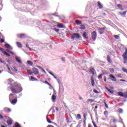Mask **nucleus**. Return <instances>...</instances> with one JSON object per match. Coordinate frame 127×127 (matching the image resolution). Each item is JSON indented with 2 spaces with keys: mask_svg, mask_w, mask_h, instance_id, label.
<instances>
[{
  "mask_svg": "<svg viewBox=\"0 0 127 127\" xmlns=\"http://www.w3.org/2000/svg\"><path fill=\"white\" fill-rule=\"evenodd\" d=\"M80 29H81V30L86 29V27L85 26V25H81L80 26Z\"/></svg>",
  "mask_w": 127,
  "mask_h": 127,
  "instance_id": "26",
  "label": "nucleus"
},
{
  "mask_svg": "<svg viewBox=\"0 0 127 127\" xmlns=\"http://www.w3.org/2000/svg\"><path fill=\"white\" fill-rule=\"evenodd\" d=\"M104 82H107V77L106 76L104 77Z\"/></svg>",
  "mask_w": 127,
  "mask_h": 127,
  "instance_id": "61",
  "label": "nucleus"
},
{
  "mask_svg": "<svg viewBox=\"0 0 127 127\" xmlns=\"http://www.w3.org/2000/svg\"><path fill=\"white\" fill-rule=\"evenodd\" d=\"M57 81L59 85H61V80H60L59 78H57Z\"/></svg>",
  "mask_w": 127,
  "mask_h": 127,
  "instance_id": "30",
  "label": "nucleus"
},
{
  "mask_svg": "<svg viewBox=\"0 0 127 127\" xmlns=\"http://www.w3.org/2000/svg\"><path fill=\"white\" fill-rule=\"evenodd\" d=\"M118 7H119L121 10H124V8H123V5L121 4H117Z\"/></svg>",
  "mask_w": 127,
  "mask_h": 127,
  "instance_id": "18",
  "label": "nucleus"
},
{
  "mask_svg": "<svg viewBox=\"0 0 127 127\" xmlns=\"http://www.w3.org/2000/svg\"><path fill=\"white\" fill-rule=\"evenodd\" d=\"M104 104L105 106V108H106V109H109V106H108V105H107V103H106V102H104Z\"/></svg>",
  "mask_w": 127,
  "mask_h": 127,
  "instance_id": "48",
  "label": "nucleus"
},
{
  "mask_svg": "<svg viewBox=\"0 0 127 127\" xmlns=\"http://www.w3.org/2000/svg\"><path fill=\"white\" fill-rule=\"evenodd\" d=\"M87 33L84 32L83 34V37L85 38V39H88V37H87Z\"/></svg>",
  "mask_w": 127,
  "mask_h": 127,
  "instance_id": "23",
  "label": "nucleus"
},
{
  "mask_svg": "<svg viewBox=\"0 0 127 127\" xmlns=\"http://www.w3.org/2000/svg\"><path fill=\"white\" fill-rule=\"evenodd\" d=\"M91 36H92V39H93V40H96V37H97V33L96 32H92L91 34Z\"/></svg>",
  "mask_w": 127,
  "mask_h": 127,
  "instance_id": "6",
  "label": "nucleus"
},
{
  "mask_svg": "<svg viewBox=\"0 0 127 127\" xmlns=\"http://www.w3.org/2000/svg\"><path fill=\"white\" fill-rule=\"evenodd\" d=\"M13 96H14V94L12 93H10L9 95V101H11L12 100H13Z\"/></svg>",
  "mask_w": 127,
  "mask_h": 127,
  "instance_id": "11",
  "label": "nucleus"
},
{
  "mask_svg": "<svg viewBox=\"0 0 127 127\" xmlns=\"http://www.w3.org/2000/svg\"><path fill=\"white\" fill-rule=\"evenodd\" d=\"M56 97H57L56 91H55V90H54V93L52 96V102H53V103L55 102V100H56Z\"/></svg>",
  "mask_w": 127,
  "mask_h": 127,
  "instance_id": "2",
  "label": "nucleus"
},
{
  "mask_svg": "<svg viewBox=\"0 0 127 127\" xmlns=\"http://www.w3.org/2000/svg\"><path fill=\"white\" fill-rule=\"evenodd\" d=\"M92 124H93V125L94 127H97V125H96V124H95V122H92Z\"/></svg>",
  "mask_w": 127,
  "mask_h": 127,
  "instance_id": "59",
  "label": "nucleus"
},
{
  "mask_svg": "<svg viewBox=\"0 0 127 127\" xmlns=\"http://www.w3.org/2000/svg\"><path fill=\"white\" fill-rule=\"evenodd\" d=\"M119 114H123V113H124V110H123V109L122 108H119Z\"/></svg>",
  "mask_w": 127,
  "mask_h": 127,
  "instance_id": "29",
  "label": "nucleus"
},
{
  "mask_svg": "<svg viewBox=\"0 0 127 127\" xmlns=\"http://www.w3.org/2000/svg\"><path fill=\"white\" fill-rule=\"evenodd\" d=\"M105 29H106L104 27L102 28H99V30H100V31H104V30H105Z\"/></svg>",
  "mask_w": 127,
  "mask_h": 127,
  "instance_id": "45",
  "label": "nucleus"
},
{
  "mask_svg": "<svg viewBox=\"0 0 127 127\" xmlns=\"http://www.w3.org/2000/svg\"><path fill=\"white\" fill-rule=\"evenodd\" d=\"M123 55H127V49H126L125 52L124 53Z\"/></svg>",
  "mask_w": 127,
  "mask_h": 127,
  "instance_id": "56",
  "label": "nucleus"
},
{
  "mask_svg": "<svg viewBox=\"0 0 127 127\" xmlns=\"http://www.w3.org/2000/svg\"><path fill=\"white\" fill-rule=\"evenodd\" d=\"M8 85H9L11 92L14 94H19L21 92H22V87L21 85L19 83H17L14 82V80L11 78L8 79Z\"/></svg>",
  "mask_w": 127,
  "mask_h": 127,
  "instance_id": "1",
  "label": "nucleus"
},
{
  "mask_svg": "<svg viewBox=\"0 0 127 127\" xmlns=\"http://www.w3.org/2000/svg\"><path fill=\"white\" fill-rule=\"evenodd\" d=\"M16 44L19 48H21L22 47V44H21L20 42H17Z\"/></svg>",
  "mask_w": 127,
  "mask_h": 127,
  "instance_id": "12",
  "label": "nucleus"
},
{
  "mask_svg": "<svg viewBox=\"0 0 127 127\" xmlns=\"http://www.w3.org/2000/svg\"><path fill=\"white\" fill-rule=\"evenodd\" d=\"M18 38H25L26 35L25 34L21 33L17 35Z\"/></svg>",
  "mask_w": 127,
  "mask_h": 127,
  "instance_id": "4",
  "label": "nucleus"
},
{
  "mask_svg": "<svg viewBox=\"0 0 127 127\" xmlns=\"http://www.w3.org/2000/svg\"><path fill=\"white\" fill-rule=\"evenodd\" d=\"M122 71H123V72H125V73H127V69L125 67L122 68Z\"/></svg>",
  "mask_w": 127,
  "mask_h": 127,
  "instance_id": "37",
  "label": "nucleus"
},
{
  "mask_svg": "<svg viewBox=\"0 0 127 127\" xmlns=\"http://www.w3.org/2000/svg\"><path fill=\"white\" fill-rule=\"evenodd\" d=\"M58 27H60V28H64L66 29V26H64L63 24L62 23H59L58 25Z\"/></svg>",
  "mask_w": 127,
  "mask_h": 127,
  "instance_id": "10",
  "label": "nucleus"
},
{
  "mask_svg": "<svg viewBox=\"0 0 127 127\" xmlns=\"http://www.w3.org/2000/svg\"><path fill=\"white\" fill-rule=\"evenodd\" d=\"M104 115H105V116H108V111H105L104 112Z\"/></svg>",
  "mask_w": 127,
  "mask_h": 127,
  "instance_id": "49",
  "label": "nucleus"
},
{
  "mask_svg": "<svg viewBox=\"0 0 127 127\" xmlns=\"http://www.w3.org/2000/svg\"><path fill=\"white\" fill-rule=\"evenodd\" d=\"M15 58L16 61H17L18 63H20L21 64L22 63V62H21V60H20V59H19L18 57H15Z\"/></svg>",
  "mask_w": 127,
  "mask_h": 127,
  "instance_id": "15",
  "label": "nucleus"
},
{
  "mask_svg": "<svg viewBox=\"0 0 127 127\" xmlns=\"http://www.w3.org/2000/svg\"><path fill=\"white\" fill-rule=\"evenodd\" d=\"M109 76L111 77V78H110V80L114 82H117V79H116V77H115V76L112 74H110Z\"/></svg>",
  "mask_w": 127,
  "mask_h": 127,
  "instance_id": "8",
  "label": "nucleus"
},
{
  "mask_svg": "<svg viewBox=\"0 0 127 127\" xmlns=\"http://www.w3.org/2000/svg\"><path fill=\"white\" fill-rule=\"evenodd\" d=\"M103 78V74H100L98 76V79H101Z\"/></svg>",
  "mask_w": 127,
  "mask_h": 127,
  "instance_id": "39",
  "label": "nucleus"
},
{
  "mask_svg": "<svg viewBox=\"0 0 127 127\" xmlns=\"http://www.w3.org/2000/svg\"><path fill=\"white\" fill-rule=\"evenodd\" d=\"M103 75H108L109 74V72L107 71V70H105L103 72Z\"/></svg>",
  "mask_w": 127,
  "mask_h": 127,
  "instance_id": "38",
  "label": "nucleus"
},
{
  "mask_svg": "<svg viewBox=\"0 0 127 127\" xmlns=\"http://www.w3.org/2000/svg\"><path fill=\"white\" fill-rule=\"evenodd\" d=\"M0 42L1 43H3V42H4V39H1L0 40Z\"/></svg>",
  "mask_w": 127,
  "mask_h": 127,
  "instance_id": "60",
  "label": "nucleus"
},
{
  "mask_svg": "<svg viewBox=\"0 0 127 127\" xmlns=\"http://www.w3.org/2000/svg\"><path fill=\"white\" fill-rule=\"evenodd\" d=\"M31 79L32 80V81H37V78H35L33 76H31Z\"/></svg>",
  "mask_w": 127,
  "mask_h": 127,
  "instance_id": "32",
  "label": "nucleus"
},
{
  "mask_svg": "<svg viewBox=\"0 0 127 127\" xmlns=\"http://www.w3.org/2000/svg\"><path fill=\"white\" fill-rule=\"evenodd\" d=\"M87 101L90 102V103H93V102H94L95 100L93 99H88Z\"/></svg>",
  "mask_w": 127,
  "mask_h": 127,
  "instance_id": "52",
  "label": "nucleus"
},
{
  "mask_svg": "<svg viewBox=\"0 0 127 127\" xmlns=\"http://www.w3.org/2000/svg\"><path fill=\"white\" fill-rule=\"evenodd\" d=\"M47 127H54L52 125H49V126H48Z\"/></svg>",
  "mask_w": 127,
  "mask_h": 127,
  "instance_id": "64",
  "label": "nucleus"
},
{
  "mask_svg": "<svg viewBox=\"0 0 127 127\" xmlns=\"http://www.w3.org/2000/svg\"><path fill=\"white\" fill-rule=\"evenodd\" d=\"M66 122L68 123V124H70V123H71V122L69 121V118L66 119Z\"/></svg>",
  "mask_w": 127,
  "mask_h": 127,
  "instance_id": "58",
  "label": "nucleus"
},
{
  "mask_svg": "<svg viewBox=\"0 0 127 127\" xmlns=\"http://www.w3.org/2000/svg\"><path fill=\"white\" fill-rule=\"evenodd\" d=\"M0 51H1L2 53L3 52V51H4V49L0 47Z\"/></svg>",
  "mask_w": 127,
  "mask_h": 127,
  "instance_id": "53",
  "label": "nucleus"
},
{
  "mask_svg": "<svg viewBox=\"0 0 127 127\" xmlns=\"http://www.w3.org/2000/svg\"><path fill=\"white\" fill-rule=\"evenodd\" d=\"M7 124L9 126H11V125H12V119H9L7 121Z\"/></svg>",
  "mask_w": 127,
  "mask_h": 127,
  "instance_id": "13",
  "label": "nucleus"
},
{
  "mask_svg": "<svg viewBox=\"0 0 127 127\" xmlns=\"http://www.w3.org/2000/svg\"><path fill=\"white\" fill-rule=\"evenodd\" d=\"M109 70L111 73L115 72V69H114L113 68H109Z\"/></svg>",
  "mask_w": 127,
  "mask_h": 127,
  "instance_id": "42",
  "label": "nucleus"
},
{
  "mask_svg": "<svg viewBox=\"0 0 127 127\" xmlns=\"http://www.w3.org/2000/svg\"><path fill=\"white\" fill-rule=\"evenodd\" d=\"M93 92H94V93H95V94H99V91H98L97 90L94 89V90H93Z\"/></svg>",
  "mask_w": 127,
  "mask_h": 127,
  "instance_id": "46",
  "label": "nucleus"
},
{
  "mask_svg": "<svg viewBox=\"0 0 127 127\" xmlns=\"http://www.w3.org/2000/svg\"><path fill=\"white\" fill-rule=\"evenodd\" d=\"M27 63L29 65H30L31 66H32V65H33V63L30 61H27Z\"/></svg>",
  "mask_w": 127,
  "mask_h": 127,
  "instance_id": "25",
  "label": "nucleus"
},
{
  "mask_svg": "<svg viewBox=\"0 0 127 127\" xmlns=\"http://www.w3.org/2000/svg\"><path fill=\"white\" fill-rule=\"evenodd\" d=\"M0 63H3V64H4V63H5V62L2 61V60H1V59H0Z\"/></svg>",
  "mask_w": 127,
  "mask_h": 127,
  "instance_id": "55",
  "label": "nucleus"
},
{
  "mask_svg": "<svg viewBox=\"0 0 127 127\" xmlns=\"http://www.w3.org/2000/svg\"><path fill=\"white\" fill-rule=\"evenodd\" d=\"M97 3H98V5L100 9L103 8V4H102V3H101V2L98 1Z\"/></svg>",
  "mask_w": 127,
  "mask_h": 127,
  "instance_id": "14",
  "label": "nucleus"
},
{
  "mask_svg": "<svg viewBox=\"0 0 127 127\" xmlns=\"http://www.w3.org/2000/svg\"><path fill=\"white\" fill-rule=\"evenodd\" d=\"M123 97L124 98H127V93H126V95H124Z\"/></svg>",
  "mask_w": 127,
  "mask_h": 127,
  "instance_id": "63",
  "label": "nucleus"
},
{
  "mask_svg": "<svg viewBox=\"0 0 127 127\" xmlns=\"http://www.w3.org/2000/svg\"><path fill=\"white\" fill-rule=\"evenodd\" d=\"M10 102L12 105H15V104L17 103V98L12 99L11 101H10Z\"/></svg>",
  "mask_w": 127,
  "mask_h": 127,
  "instance_id": "9",
  "label": "nucleus"
},
{
  "mask_svg": "<svg viewBox=\"0 0 127 127\" xmlns=\"http://www.w3.org/2000/svg\"><path fill=\"white\" fill-rule=\"evenodd\" d=\"M47 121L48 123H49V124H52V123H53L51 121H50V119H49L48 117H47Z\"/></svg>",
  "mask_w": 127,
  "mask_h": 127,
  "instance_id": "34",
  "label": "nucleus"
},
{
  "mask_svg": "<svg viewBox=\"0 0 127 127\" xmlns=\"http://www.w3.org/2000/svg\"><path fill=\"white\" fill-rule=\"evenodd\" d=\"M42 72H43L45 74H46V71L43 68L42 69H41Z\"/></svg>",
  "mask_w": 127,
  "mask_h": 127,
  "instance_id": "54",
  "label": "nucleus"
},
{
  "mask_svg": "<svg viewBox=\"0 0 127 127\" xmlns=\"http://www.w3.org/2000/svg\"><path fill=\"white\" fill-rule=\"evenodd\" d=\"M91 85H92V87H94V86L95 85V81L93 79L91 80Z\"/></svg>",
  "mask_w": 127,
  "mask_h": 127,
  "instance_id": "41",
  "label": "nucleus"
},
{
  "mask_svg": "<svg viewBox=\"0 0 127 127\" xmlns=\"http://www.w3.org/2000/svg\"><path fill=\"white\" fill-rule=\"evenodd\" d=\"M95 69L94 68H92V69H91L89 72L90 73H91V74H92V75H95Z\"/></svg>",
  "mask_w": 127,
  "mask_h": 127,
  "instance_id": "22",
  "label": "nucleus"
},
{
  "mask_svg": "<svg viewBox=\"0 0 127 127\" xmlns=\"http://www.w3.org/2000/svg\"><path fill=\"white\" fill-rule=\"evenodd\" d=\"M71 38L72 39H75V38L76 39H78V38H80V35H79V34H76V33H74L71 36Z\"/></svg>",
  "mask_w": 127,
  "mask_h": 127,
  "instance_id": "3",
  "label": "nucleus"
},
{
  "mask_svg": "<svg viewBox=\"0 0 127 127\" xmlns=\"http://www.w3.org/2000/svg\"><path fill=\"white\" fill-rule=\"evenodd\" d=\"M119 47L120 49H122L123 50H124V49H125V46H124V45L123 44L120 45Z\"/></svg>",
  "mask_w": 127,
  "mask_h": 127,
  "instance_id": "28",
  "label": "nucleus"
},
{
  "mask_svg": "<svg viewBox=\"0 0 127 127\" xmlns=\"http://www.w3.org/2000/svg\"><path fill=\"white\" fill-rule=\"evenodd\" d=\"M54 30L55 31H56V32H59L60 29H59L55 28V29H54Z\"/></svg>",
  "mask_w": 127,
  "mask_h": 127,
  "instance_id": "51",
  "label": "nucleus"
},
{
  "mask_svg": "<svg viewBox=\"0 0 127 127\" xmlns=\"http://www.w3.org/2000/svg\"><path fill=\"white\" fill-rule=\"evenodd\" d=\"M11 70L13 71V72H17L18 71L15 66H13Z\"/></svg>",
  "mask_w": 127,
  "mask_h": 127,
  "instance_id": "21",
  "label": "nucleus"
},
{
  "mask_svg": "<svg viewBox=\"0 0 127 127\" xmlns=\"http://www.w3.org/2000/svg\"><path fill=\"white\" fill-rule=\"evenodd\" d=\"M27 73L29 74V75H32V74H34V72H32L31 70L28 69L27 70Z\"/></svg>",
  "mask_w": 127,
  "mask_h": 127,
  "instance_id": "20",
  "label": "nucleus"
},
{
  "mask_svg": "<svg viewBox=\"0 0 127 127\" xmlns=\"http://www.w3.org/2000/svg\"><path fill=\"white\" fill-rule=\"evenodd\" d=\"M77 118L78 119V120H81V119H82V117L81 116V115L77 114Z\"/></svg>",
  "mask_w": 127,
  "mask_h": 127,
  "instance_id": "33",
  "label": "nucleus"
},
{
  "mask_svg": "<svg viewBox=\"0 0 127 127\" xmlns=\"http://www.w3.org/2000/svg\"><path fill=\"white\" fill-rule=\"evenodd\" d=\"M63 89V91L64 92V87H63V85H62L61 84H59V90L60 91H61Z\"/></svg>",
  "mask_w": 127,
  "mask_h": 127,
  "instance_id": "19",
  "label": "nucleus"
},
{
  "mask_svg": "<svg viewBox=\"0 0 127 127\" xmlns=\"http://www.w3.org/2000/svg\"><path fill=\"white\" fill-rule=\"evenodd\" d=\"M5 111L8 112V113H10V112H11V109H10V108H5Z\"/></svg>",
  "mask_w": 127,
  "mask_h": 127,
  "instance_id": "31",
  "label": "nucleus"
},
{
  "mask_svg": "<svg viewBox=\"0 0 127 127\" xmlns=\"http://www.w3.org/2000/svg\"><path fill=\"white\" fill-rule=\"evenodd\" d=\"M114 37H115V38H116V39H119V38H120V36H119V35H115Z\"/></svg>",
  "mask_w": 127,
  "mask_h": 127,
  "instance_id": "47",
  "label": "nucleus"
},
{
  "mask_svg": "<svg viewBox=\"0 0 127 127\" xmlns=\"http://www.w3.org/2000/svg\"><path fill=\"white\" fill-rule=\"evenodd\" d=\"M49 73L50 74V75H52V76H53V77H54L55 75H54V74L52 73V72L49 71Z\"/></svg>",
  "mask_w": 127,
  "mask_h": 127,
  "instance_id": "57",
  "label": "nucleus"
},
{
  "mask_svg": "<svg viewBox=\"0 0 127 127\" xmlns=\"http://www.w3.org/2000/svg\"><path fill=\"white\" fill-rule=\"evenodd\" d=\"M123 57L124 58V60L125 61H127V55H123Z\"/></svg>",
  "mask_w": 127,
  "mask_h": 127,
  "instance_id": "27",
  "label": "nucleus"
},
{
  "mask_svg": "<svg viewBox=\"0 0 127 127\" xmlns=\"http://www.w3.org/2000/svg\"><path fill=\"white\" fill-rule=\"evenodd\" d=\"M50 111H51L52 113H55V109H54V108H51Z\"/></svg>",
  "mask_w": 127,
  "mask_h": 127,
  "instance_id": "36",
  "label": "nucleus"
},
{
  "mask_svg": "<svg viewBox=\"0 0 127 127\" xmlns=\"http://www.w3.org/2000/svg\"><path fill=\"white\" fill-rule=\"evenodd\" d=\"M113 123H114V124H117V122H118V120L117 119H113Z\"/></svg>",
  "mask_w": 127,
  "mask_h": 127,
  "instance_id": "50",
  "label": "nucleus"
},
{
  "mask_svg": "<svg viewBox=\"0 0 127 127\" xmlns=\"http://www.w3.org/2000/svg\"><path fill=\"white\" fill-rule=\"evenodd\" d=\"M37 68H38L39 69H40V70H42V69L43 68L41 66L38 65L37 66Z\"/></svg>",
  "mask_w": 127,
  "mask_h": 127,
  "instance_id": "62",
  "label": "nucleus"
},
{
  "mask_svg": "<svg viewBox=\"0 0 127 127\" xmlns=\"http://www.w3.org/2000/svg\"><path fill=\"white\" fill-rule=\"evenodd\" d=\"M6 51H7V52H9V53H10L11 54H12V55H13L14 54V53H13V52H10L8 50H6Z\"/></svg>",
  "mask_w": 127,
  "mask_h": 127,
  "instance_id": "44",
  "label": "nucleus"
},
{
  "mask_svg": "<svg viewBox=\"0 0 127 127\" xmlns=\"http://www.w3.org/2000/svg\"><path fill=\"white\" fill-rule=\"evenodd\" d=\"M127 11H124L123 13L122 12H119V14H120V15H126V14H127Z\"/></svg>",
  "mask_w": 127,
  "mask_h": 127,
  "instance_id": "24",
  "label": "nucleus"
},
{
  "mask_svg": "<svg viewBox=\"0 0 127 127\" xmlns=\"http://www.w3.org/2000/svg\"><path fill=\"white\" fill-rule=\"evenodd\" d=\"M107 60L109 63H112V60H111V57L110 56L108 55L107 57Z\"/></svg>",
  "mask_w": 127,
  "mask_h": 127,
  "instance_id": "16",
  "label": "nucleus"
},
{
  "mask_svg": "<svg viewBox=\"0 0 127 127\" xmlns=\"http://www.w3.org/2000/svg\"><path fill=\"white\" fill-rule=\"evenodd\" d=\"M106 89H107V91H108V92H109V93H111V94H113L114 93V92L112 91L111 90V89L108 88L107 87H106Z\"/></svg>",
  "mask_w": 127,
  "mask_h": 127,
  "instance_id": "40",
  "label": "nucleus"
},
{
  "mask_svg": "<svg viewBox=\"0 0 127 127\" xmlns=\"http://www.w3.org/2000/svg\"><path fill=\"white\" fill-rule=\"evenodd\" d=\"M75 22L77 25H80V24H82V21L79 20H75Z\"/></svg>",
  "mask_w": 127,
  "mask_h": 127,
  "instance_id": "17",
  "label": "nucleus"
},
{
  "mask_svg": "<svg viewBox=\"0 0 127 127\" xmlns=\"http://www.w3.org/2000/svg\"><path fill=\"white\" fill-rule=\"evenodd\" d=\"M5 47L7 48V49H9V50H12L13 49L12 47L10 46V45L7 43L5 44Z\"/></svg>",
  "mask_w": 127,
  "mask_h": 127,
  "instance_id": "7",
  "label": "nucleus"
},
{
  "mask_svg": "<svg viewBox=\"0 0 127 127\" xmlns=\"http://www.w3.org/2000/svg\"><path fill=\"white\" fill-rule=\"evenodd\" d=\"M32 70L34 71V74H35V75H38V74H39V71L37 68L33 67L32 68Z\"/></svg>",
  "mask_w": 127,
  "mask_h": 127,
  "instance_id": "5",
  "label": "nucleus"
},
{
  "mask_svg": "<svg viewBox=\"0 0 127 127\" xmlns=\"http://www.w3.org/2000/svg\"><path fill=\"white\" fill-rule=\"evenodd\" d=\"M119 96H120L121 97H124V94H123V92H118Z\"/></svg>",
  "mask_w": 127,
  "mask_h": 127,
  "instance_id": "35",
  "label": "nucleus"
},
{
  "mask_svg": "<svg viewBox=\"0 0 127 127\" xmlns=\"http://www.w3.org/2000/svg\"><path fill=\"white\" fill-rule=\"evenodd\" d=\"M83 117H84V118L83 122H84V124H86V115L84 114L83 115Z\"/></svg>",
  "mask_w": 127,
  "mask_h": 127,
  "instance_id": "43",
  "label": "nucleus"
}]
</instances>
